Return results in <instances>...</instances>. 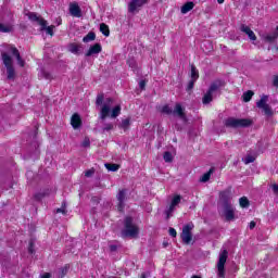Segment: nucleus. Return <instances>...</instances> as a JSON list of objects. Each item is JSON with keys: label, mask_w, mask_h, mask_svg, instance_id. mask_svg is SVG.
I'll list each match as a JSON object with an SVG mask.
<instances>
[{"label": "nucleus", "mask_w": 278, "mask_h": 278, "mask_svg": "<svg viewBox=\"0 0 278 278\" xmlns=\"http://www.w3.org/2000/svg\"><path fill=\"white\" fill-rule=\"evenodd\" d=\"M97 105H100V118L105 121L108 116L110 118H117L121 116V105L117 104L114 106V100L112 98H106L103 101V94H99L96 100Z\"/></svg>", "instance_id": "obj_1"}, {"label": "nucleus", "mask_w": 278, "mask_h": 278, "mask_svg": "<svg viewBox=\"0 0 278 278\" xmlns=\"http://www.w3.org/2000/svg\"><path fill=\"white\" fill-rule=\"evenodd\" d=\"M138 233H140V229L134 223V218L126 217L124 222V229L122 230L123 238H138Z\"/></svg>", "instance_id": "obj_2"}, {"label": "nucleus", "mask_w": 278, "mask_h": 278, "mask_svg": "<svg viewBox=\"0 0 278 278\" xmlns=\"http://www.w3.org/2000/svg\"><path fill=\"white\" fill-rule=\"evenodd\" d=\"M223 86H225V83L223 80H216L214 81L207 92L204 94L203 99H202V103L204 105H207L208 103H212V101L214 100V97L216 96L217 92H219L220 88H223Z\"/></svg>", "instance_id": "obj_3"}, {"label": "nucleus", "mask_w": 278, "mask_h": 278, "mask_svg": "<svg viewBox=\"0 0 278 278\" xmlns=\"http://www.w3.org/2000/svg\"><path fill=\"white\" fill-rule=\"evenodd\" d=\"M2 61H3V64L7 68L8 79H13L14 75H15V72H14V65H13V62H12V56L9 55L8 53L3 52L2 53Z\"/></svg>", "instance_id": "obj_4"}, {"label": "nucleus", "mask_w": 278, "mask_h": 278, "mask_svg": "<svg viewBox=\"0 0 278 278\" xmlns=\"http://www.w3.org/2000/svg\"><path fill=\"white\" fill-rule=\"evenodd\" d=\"M225 124L226 127H249V125H251V119L230 117L226 119Z\"/></svg>", "instance_id": "obj_5"}, {"label": "nucleus", "mask_w": 278, "mask_h": 278, "mask_svg": "<svg viewBox=\"0 0 278 278\" xmlns=\"http://www.w3.org/2000/svg\"><path fill=\"white\" fill-rule=\"evenodd\" d=\"M228 256H229V252H227V250H223L219 253L217 270H218V277H220V278H225V264H227Z\"/></svg>", "instance_id": "obj_6"}, {"label": "nucleus", "mask_w": 278, "mask_h": 278, "mask_svg": "<svg viewBox=\"0 0 278 278\" xmlns=\"http://www.w3.org/2000/svg\"><path fill=\"white\" fill-rule=\"evenodd\" d=\"M147 3H149V0H130L128 3V12L130 14H138Z\"/></svg>", "instance_id": "obj_7"}, {"label": "nucleus", "mask_w": 278, "mask_h": 278, "mask_svg": "<svg viewBox=\"0 0 278 278\" xmlns=\"http://www.w3.org/2000/svg\"><path fill=\"white\" fill-rule=\"evenodd\" d=\"M256 108L263 110L265 116H273V109L268 105V96H262L261 101L256 102Z\"/></svg>", "instance_id": "obj_8"}, {"label": "nucleus", "mask_w": 278, "mask_h": 278, "mask_svg": "<svg viewBox=\"0 0 278 278\" xmlns=\"http://www.w3.org/2000/svg\"><path fill=\"white\" fill-rule=\"evenodd\" d=\"M192 229H194L192 224H187L182 227L181 240L185 244L192 242Z\"/></svg>", "instance_id": "obj_9"}, {"label": "nucleus", "mask_w": 278, "mask_h": 278, "mask_svg": "<svg viewBox=\"0 0 278 278\" xmlns=\"http://www.w3.org/2000/svg\"><path fill=\"white\" fill-rule=\"evenodd\" d=\"M181 203V195H175L172 200L169 207L165 211L167 218H170L172 214L175 212L176 205Z\"/></svg>", "instance_id": "obj_10"}, {"label": "nucleus", "mask_w": 278, "mask_h": 278, "mask_svg": "<svg viewBox=\"0 0 278 278\" xmlns=\"http://www.w3.org/2000/svg\"><path fill=\"white\" fill-rule=\"evenodd\" d=\"M70 14L75 16V18H81V8L77 3L70 4Z\"/></svg>", "instance_id": "obj_11"}, {"label": "nucleus", "mask_w": 278, "mask_h": 278, "mask_svg": "<svg viewBox=\"0 0 278 278\" xmlns=\"http://www.w3.org/2000/svg\"><path fill=\"white\" fill-rule=\"evenodd\" d=\"M102 51L100 43H94L89 48V50L86 52V58H90L92 55H99V53Z\"/></svg>", "instance_id": "obj_12"}, {"label": "nucleus", "mask_w": 278, "mask_h": 278, "mask_svg": "<svg viewBox=\"0 0 278 278\" xmlns=\"http://www.w3.org/2000/svg\"><path fill=\"white\" fill-rule=\"evenodd\" d=\"M29 21L38 23L43 29L47 27V21L38 16L36 13H28Z\"/></svg>", "instance_id": "obj_13"}, {"label": "nucleus", "mask_w": 278, "mask_h": 278, "mask_svg": "<svg viewBox=\"0 0 278 278\" xmlns=\"http://www.w3.org/2000/svg\"><path fill=\"white\" fill-rule=\"evenodd\" d=\"M172 112L174 116H178V118H181V121L186 123V113H184V108H181V104H176Z\"/></svg>", "instance_id": "obj_14"}, {"label": "nucleus", "mask_w": 278, "mask_h": 278, "mask_svg": "<svg viewBox=\"0 0 278 278\" xmlns=\"http://www.w3.org/2000/svg\"><path fill=\"white\" fill-rule=\"evenodd\" d=\"M71 125L73 129H79V127H81V116H79L77 113L73 114L71 118Z\"/></svg>", "instance_id": "obj_15"}, {"label": "nucleus", "mask_w": 278, "mask_h": 278, "mask_svg": "<svg viewBox=\"0 0 278 278\" xmlns=\"http://www.w3.org/2000/svg\"><path fill=\"white\" fill-rule=\"evenodd\" d=\"M240 30L243 31V34H247L250 40H253V41L257 40V37L255 36V33L251 29V27L247 25H241Z\"/></svg>", "instance_id": "obj_16"}, {"label": "nucleus", "mask_w": 278, "mask_h": 278, "mask_svg": "<svg viewBox=\"0 0 278 278\" xmlns=\"http://www.w3.org/2000/svg\"><path fill=\"white\" fill-rule=\"evenodd\" d=\"M10 53H12L14 55V58H16L17 64L20 66H22V67L25 66V61L22 60L21 53L18 52V49H16L15 47H11L10 48Z\"/></svg>", "instance_id": "obj_17"}, {"label": "nucleus", "mask_w": 278, "mask_h": 278, "mask_svg": "<svg viewBox=\"0 0 278 278\" xmlns=\"http://www.w3.org/2000/svg\"><path fill=\"white\" fill-rule=\"evenodd\" d=\"M117 201H118V206H117V210L119 212H123V207H125V190H121L118 193H117Z\"/></svg>", "instance_id": "obj_18"}, {"label": "nucleus", "mask_w": 278, "mask_h": 278, "mask_svg": "<svg viewBox=\"0 0 278 278\" xmlns=\"http://www.w3.org/2000/svg\"><path fill=\"white\" fill-rule=\"evenodd\" d=\"M194 9V2H187L181 7V14H188L191 10Z\"/></svg>", "instance_id": "obj_19"}, {"label": "nucleus", "mask_w": 278, "mask_h": 278, "mask_svg": "<svg viewBox=\"0 0 278 278\" xmlns=\"http://www.w3.org/2000/svg\"><path fill=\"white\" fill-rule=\"evenodd\" d=\"M225 217L226 220H233V206H226Z\"/></svg>", "instance_id": "obj_20"}, {"label": "nucleus", "mask_w": 278, "mask_h": 278, "mask_svg": "<svg viewBox=\"0 0 278 278\" xmlns=\"http://www.w3.org/2000/svg\"><path fill=\"white\" fill-rule=\"evenodd\" d=\"M79 49H80V46L77 43H71L68 46V52L74 53L75 55H77V53H79Z\"/></svg>", "instance_id": "obj_21"}, {"label": "nucleus", "mask_w": 278, "mask_h": 278, "mask_svg": "<svg viewBox=\"0 0 278 278\" xmlns=\"http://www.w3.org/2000/svg\"><path fill=\"white\" fill-rule=\"evenodd\" d=\"M100 31L103 36H110V27L105 23L100 24Z\"/></svg>", "instance_id": "obj_22"}, {"label": "nucleus", "mask_w": 278, "mask_h": 278, "mask_svg": "<svg viewBox=\"0 0 278 278\" xmlns=\"http://www.w3.org/2000/svg\"><path fill=\"white\" fill-rule=\"evenodd\" d=\"M104 166L108 170H111V173H116V170H118V168H121V165H118V164L106 163Z\"/></svg>", "instance_id": "obj_23"}, {"label": "nucleus", "mask_w": 278, "mask_h": 278, "mask_svg": "<svg viewBox=\"0 0 278 278\" xmlns=\"http://www.w3.org/2000/svg\"><path fill=\"white\" fill-rule=\"evenodd\" d=\"M212 173H214V168H211L207 173H205L202 177H201V181L202 184H205L206 181H210V177H212Z\"/></svg>", "instance_id": "obj_24"}, {"label": "nucleus", "mask_w": 278, "mask_h": 278, "mask_svg": "<svg viewBox=\"0 0 278 278\" xmlns=\"http://www.w3.org/2000/svg\"><path fill=\"white\" fill-rule=\"evenodd\" d=\"M199 79V70L194 67V65L191 66V80L197 81Z\"/></svg>", "instance_id": "obj_25"}, {"label": "nucleus", "mask_w": 278, "mask_h": 278, "mask_svg": "<svg viewBox=\"0 0 278 278\" xmlns=\"http://www.w3.org/2000/svg\"><path fill=\"white\" fill-rule=\"evenodd\" d=\"M96 38L97 36L94 35V33H89L83 38V42H92V40H94Z\"/></svg>", "instance_id": "obj_26"}, {"label": "nucleus", "mask_w": 278, "mask_h": 278, "mask_svg": "<svg viewBox=\"0 0 278 278\" xmlns=\"http://www.w3.org/2000/svg\"><path fill=\"white\" fill-rule=\"evenodd\" d=\"M41 29L46 31V34H48L49 36H53V29H55V26L54 25L47 26L46 24V27L43 28L41 26Z\"/></svg>", "instance_id": "obj_27"}, {"label": "nucleus", "mask_w": 278, "mask_h": 278, "mask_svg": "<svg viewBox=\"0 0 278 278\" xmlns=\"http://www.w3.org/2000/svg\"><path fill=\"white\" fill-rule=\"evenodd\" d=\"M276 39H277V34L263 36V40H265L266 42H273Z\"/></svg>", "instance_id": "obj_28"}, {"label": "nucleus", "mask_w": 278, "mask_h": 278, "mask_svg": "<svg viewBox=\"0 0 278 278\" xmlns=\"http://www.w3.org/2000/svg\"><path fill=\"white\" fill-rule=\"evenodd\" d=\"M127 64L132 71H136L138 68V63H136V59H129L127 61Z\"/></svg>", "instance_id": "obj_29"}, {"label": "nucleus", "mask_w": 278, "mask_h": 278, "mask_svg": "<svg viewBox=\"0 0 278 278\" xmlns=\"http://www.w3.org/2000/svg\"><path fill=\"white\" fill-rule=\"evenodd\" d=\"M251 99H253V91H247L243 93V101L245 103H249V101H251Z\"/></svg>", "instance_id": "obj_30"}, {"label": "nucleus", "mask_w": 278, "mask_h": 278, "mask_svg": "<svg viewBox=\"0 0 278 278\" xmlns=\"http://www.w3.org/2000/svg\"><path fill=\"white\" fill-rule=\"evenodd\" d=\"M129 125H130V119L129 118H126V119H123L119 127L124 130H127L129 129Z\"/></svg>", "instance_id": "obj_31"}, {"label": "nucleus", "mask_w": 278, "mask_h": 278, "mask_svg": "<svg viewBox=\"0 0 278 278\" xmlns=\"http://www.w3.org/2000/svg\"><path fill=\"white\" fill-rule=\"evenodd\" d=\"M239 205L241 207H249V199L247 197H242L239 199Z\"/></svg>", "instance_id": "obj_32"}, {"label": "nucleus", "mask_w": 278, "mask_h": 278, "mask_svg": "<svg viewBox=\"0 0 278 278\" xmlns=\"http://www.w3.org/2000/svg\"><path fill=\"white\" fill-rule=\"evenodd\" d=\"M0 31H2L3 34H8L12 31V26L0 24Z\"/></svg>", "instance_id": "obj_33"}, {"label": "nucleus", "mask_w": 278, "mask_h": 278, "mask_svg": "<svg viewBox=\"0 0 278 278\" xmlns=\"http://www.w3.org/2000/svg\"><path fill=\"white\" fill-rule=\"evenodd\" d=\"M244 164H253V162H255V156L248 154L244 159H243Z\"/></svg>", "instance_id": "obj_34"}, {"label": "nucleus", "mask_w": 278, "mask_h": 278, "mask_svg": "<svg viewBox=\"0 0 278 278\" xmlns=\"http://www.w3.org/2000/svg\"><path fill=\"white\" fill-rule=\"evenodd\" d=\"M165 162H173V154L170 152H165L163 155Z\"/></svg>", "instance_id": "obj_35"}, {"label": "nucleus", "mask_w": 278, "mask_h": 278, "mask_svg": "<svg viewBox=\"0 0 278 278\" xmlns=\"http://www.w3.org/2000/svg\"><path fill=\"white\" fill-rule=\"evenodd\" d=\"M161 112H163V114H173V109H170L168 105H164Z\"/></svg>", "instance_id": "obj_36"}, {"label": "nucleus", "mask_w": 278, "mask_h": 278, "mask_svg": "<svg viewBox=\"0 0 278 278\" xmlns=\"http://www.w3.org/2000/svg\"><path fill=\"white\" fill-rule=\"evenodd\" d=\"M112 129H114V124L112 123L104 124L103 131H112Z\"/></svg>", "instance_id": "obj_37"}, {"label": "nucleus", "mask_w": 278, "mask_h": 278, "mask_svg": "<svg viewBox=\"0 0 278 278\" xmlns=\"http://www.w3.org/2000/svg\"><path fill=\"white\" fill-rule=\"evenodd\" d=\"M56 214H66V204H63L61 208H58Z\"/></svg>", "instance_id": "obj_38"}, {"label": "nucleus", "mask_w": 278, "mask_h": 278, "mask_svg": "<svg viewBox=\"0 0 278 278\" xmlns=\"http://www.w3.org/2000/svg\"><path fill=\"white\" fill-rule=\"evenodd\" d=\"M169 236L177 238V230H175V228H169Z\"/></svg>", "instance_id": "obj_39"}, {"label": "nucleus", "mask_w": 278, "mask_h": 278, "mask_svg": "<svg viewBox=\"0 0 278 278\" xmlns=\"http://www.w3.org/2000/svg\"><path fill=\"white\" fill-rule=\"evenodd\" d=\"M92 175H94V169H88V170L85 173V177H92Z\"/></svg>", "instance_id": "obj_40"}, {"label": "nucleus", "mask_w": 278, "mask_h": 278, "mask_svg": "<svg viewBox=\"0 0 278 278\" xmlns=\"http://www.w3.org/2000/svg\"><path fill=\"white\" fill-rule=\"evenodd\" d=\"M194 81L197 80H190L187 87V90H192L194 88Z\"/></svg>", "instance_id": "obj_41"}, {"label": "nucleus", "mask_w": 278, "mask_h": 278, "mask_svg": "<svg viewBox=\"0 0 278 278\" xmlns=\"http://www.w3.org/2000/svg\"><path fill=\"white\" fill-rule=\"evenodd\" d=\"M273 86H275V88H278V75L274 76Z\"/></svg>", "instance_id": "obj_42"}, {"label": "nucleus", "mask_w": 278, "mask_h": 278, "mask_svg": "<svg viewBox=\"0 0 278 278\" xmlns=\"http://www.w3.org/2000/svg\"><path fill=\"white\" fill-rule=\"evenodd\" d=\"M83 147H90V139L85 138L83 141Z\"/></svg>", "instance_id": "obj_43"}, {"label": "nucleus", "mask_w": 278, "mask_h": 278, "mask_svg": "<svg viewBox=\"0 0 278 278\" xmlns=\"http://www.w3.org/2000/svg\"><path fill=\"white\" fill-rule=\"evenodd\" d=\"M144 86H147V81L140 80L139 88H141V90H144Z\"/></svg>", "instance_id": "obj_44"}, {"label": "nucleus", "mask_w": 278, "mask_h": 278, "mask_svg": "<svg viewBox=\"0 0 278 278\" xmlns=\"http://www.w3.org/2000/svg\"><path fill=\"white\" fill-rule=\"evenodd\" d=\"M271 190H273L274 194H278V185H273Z\"/></svg>", "instance_id": "obj_45"}, {"label": "nucleus", "mask_w": 278, "mask_h": 278, "mask_svg": "<svg viewBox=\"0 0 278 278\" xmlns=\"http://www.w3.org/2000/svg\"><path fill=\"white\" fill-rule=\"evenodd\" d=\"M28 252L30 254L34 253V243L33 242L29 243Z\"/></svg>", "instance_id": "obj_46"}, {"label": "nucleus", "mask_w": 278, "mask_h": 278, "mask_svg": "<svg viewBox=\"0 0 278 278\" xmlns=\"http://www.w3.org/2000/svg\"><path fill=\"white\" fill-rule=\"evenodd\" d=\"M41 278H51V274L50 273H46L41 276Z\"/></svg>", "instance_id": "obj_47"}, {"label": "nucleus", "mask_w": 278, "mask_h": 278, "mask_svg": "<svg viewBox=\"0 0 278 278\" xmlns=\"http://www.w3.org/2000/svg\"><path fill=\"white\" fill-rule=\"evenodd\" d=\"M250 229H255V222L250 223Z\"/></svg>", "instance_id": "obj_48"}, {"label": "nucleus", "mask_w": 278, "mask_h": 278, "mask_svg": "<svg viewBox=\"0 0 278 278\" xmlns=\"http://www.w3.org/2000/svg\"><path fill=\"white\" fill-rule=\"evenodd\" d=\"M58 25H62V18H59Z\"/></svg>", "instance_id": "obj_49"}, {"label": "nucleus", "mask_w": 278, "mask_h": 278, "mask_svg": "<svg viewBox=\"0 0 278 278\" xmlns=\"http://www.w3.org/2000/svg\"><path fill=\"white\" fill-rule=\"evenodd\" d=\"M217 3H225V0H217Z\"/></svg>", "instance_id": "obj_50"}, {"label": "nucleus", "mask_w": 278, "mask_h": 278, "mask_svg": "<svg viewBox=\"0 0 278 278\" xmlns=\"http://www.w3.org/2000/svg\"><path fill=\"white\" fill-rule=\"evenodd\" d=\"M116 250V247H111V251H115Z\"/></svg>", "instance_id": "obj_51"}, {"label": "nucleus", "mask_w": 278, "mask_h": 278, "mask_svg": "<svg viewBox=\"0 0 278 278\" xmlns=\"http://www.w3.org/2000/svg\"><path fill=\"white\" fill-rule=\"evenodd\" d=\"M141 278H147V274H142Z\"/></svg>", "instance_id": "obj_52"}, {"label": "nucleus", "mask_w": 278, "mask_h": 278, "mask_svg": "<svg viewBox=\"0 0 278 278\" xmlns=\"http://www.w3.org/2000/svg\"><path fill=\"white\" fill-rule=\"evenodd\" d=\"M46 79H49V74H46Z\"/></svg>", "instance_id": "obj_53"}]
</instances>
